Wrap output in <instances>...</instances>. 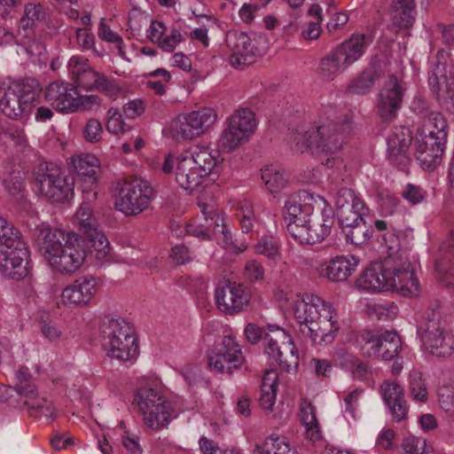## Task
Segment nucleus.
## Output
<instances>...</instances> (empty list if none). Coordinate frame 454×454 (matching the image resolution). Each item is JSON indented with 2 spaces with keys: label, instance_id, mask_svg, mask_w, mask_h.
Here are the masks:
<instances>
[{
  "label": "nucleus",
  "instance_id": "obj_1",
  "mask_svg": "<svg viewBox=\"0 0 454 454\" xmlns=\"http://www.w3.org/2000/svg\"><path fill=\"white\" fill-rule=\"evenodd\" d=\"M33 236L38 252L54 271L72 274L83 263L86 252L74 234L43 223L36 226Z\"/></svg>",
  "mask_w": 454,
  "mask_h": 454
},
{
  "label": "nucleus",
  "instance_id": "obj_2",
  "mask_svg": "<svg viewBox=\"0 0 454 454\" xmlns=\"http://www.w3.org/2000/svg\"><path fill=\"white\" fill-rule=\"evenodd\" d=\"M358 286L369 292L392 290L403 297H416L420 292L411 262L388 258L372 263L357 280Z\"/></svg>",
  "mask_w": 454,
  "mask_h": 454
},
{
  "label": "nucleus",
  "instance_id": "obj_3",
  "mask_svg": "<svg viewBox=\"0 0 454 454\" xmlns=\"http://www.w3.org/2000/svg\"><path fill=\"white\" fill-rule=\"evenodd\" d=\"M300 332L315 345L333 341L340 330L337 313L332 304L314 294H306L294 307Z\"/></svg>",
  "mask_w": 454,
  "mask_h": 454
},
{
  "label": "nucleus",
  "instance_id": "obj_4",
  "mask_svg": "<svg viewBox=\"0 0 454 454\" xmlns=\"http://www.w3.org/2000/svg\"><path fill=\"white\" fill-rule=\"evenodd\" d=\"M352 129L348 116L340 123L327 121L318 127L297 130L291 137V148L296 153L332 154L341 149L343 139Z\"/></svg>",
  "mask_w": 454,
  "mask_h": 454
},
{
  "label": "nucleus",
  "instance_id": "obj_5",
  "mask_svg": "<svg viewBox=\"0 0 454 454\" xmlns=\"http://www.w3.org/2000/svg\"><path fill=\"white\" fill-rule=\"evenodd\" d=\"M30 252L20 230L0 216V274L21 280L29 274Z\"/></svg>",
  "mask_w": 454,
  "mask_h": 454
},
{
  "label": "nucleus",
  "instance_id": "obj_6",
  "mask_svg": "<svg viewBox=\"0 0 454 454\" xmlns=\"http://www.w3.org/2000/svg\"><path fill=\"white\" fill-rule=\"evenodd\" d=\"M34 184L37 192L51 202H65L74 195V183L58 166L52 163L41 164L33 173Z\"/></svg>",
  "mask_w": 454,
  "mask_h": 454
},
{
  "label": "nucleus",
  "instance_id": "obj_7",
  "mask_svg": "<svg viewBox=\"0 0 454 454\" xmlns=\"http://www.w3.org/2000/svg\"><path fill=\"white\" fill-rule=\"evenodd\" d=\"M16 394L20 400L16 403L12 400L11 405L20 410H27L28 414L32 417L52 418L55 411L53 404L43 397H38L37 387L32 381V375L28 368L20 367L16 372Z\"/></svg>",
  "mask_w": 454,
  "mask_h": 454
},
{
  "label": "nucleus",
  "instance_id": "obj_8",
  "mask_svg": "<svg viewBox=\"0 0 454 454\" xmlns=\"http://www.w3.org/2000/svg\"><path fill=\"white\" fill-rule=\"evenodd\" d=\"M68 70L78 88L102 92L108 97H115L121 92L114 81L94 70L88 59L73 56L68 61Z\"/></svg>",
  "mask_w": 454,
  "mask_h": 454
},
{
  "label": "nucleus",
  "instance_id": "obj_9",
  "mask_svg": "<svg viewBox=\"0 0 454 454\" xmlns=\"http://www.w3.org/2000/svg\"><path fill=\"white\" fill-rule=\"evenodd\" d=\"M75 216L80 230L83 232V242L88 250L86 256L95 257L98 261L106 258L110 252V243L104 232L98 229V223L92 215L90 204L82 202Z\"/></svg>",
  "mask_w": 454,
  "mask_h": 454
},
{
  "label": "nucleus",
  "instance_id": "obj_10",
  "mask_svg": "<svg viewBox=\"0 0 454 454\" xmlns=\"http://www.w3.org/2000/svg\"><path fill=\"white\" fill-rule=\"evenodd\" d=\"M136 400L139 411L145 416V424L153 430L166 427L174 412L170 403L163 395L152 387L137 390Z\"/></svg>",
  "mask_w": 454,
  "mask_h": 454
},
{
  "label": "nucleus",
  "instance_id": "obj_11",
  "mask_svg": "<svg viewBox=\"0 0 454 454\" xmlns=\"http://www.w3.org/2000/svg\"><path fill=\"white\" fill-rule=\"evenodd\" d=\"M421 340L426 348L437 356H450L454 350V338L446 333L441 324V312L428 309L425 322L419 328Z\"/></svg>",
  "mask_w": 454,
  "mask_h": 454
},
{
  "label": "nucleus",
  "instance_id": "obj_12",
  "mask_svg": "<svg viewBox=\"0 0 454 454\" xmlns=\"http://www.w3.org/2000/svg\"><path fill=\"white\" fill-rule=\"evenodd\" d=\"M317 199L325 205L319 215H313L305 227L292 225L290 235L300 244L313 245L323 241L332 231L335 222L333 209L327 206L326 200L320 196Z\"/></svg>",
  "mask_w": 454,
  "mask_h": 454
},
{
  "label": "nucleus",
  "instance_id": "obj_13",
  "mask_svg": "<svg viewBox=\"0 0 454 454\" xmlns=\"http://www.w3.org/2000/svg\"><path fill=\"white\" fill-rule=\"evenodd\" d=\"M207 364L212 372L231 374L245 363L241 347L231 336H223L207 352Z\"/></svg>",
  "mask_w": 454,
  "mask_h": 454
},
{
  "label": "nucleus",
  "instance_id": "obj_14",
  "mask_svg": "<svg viewBox=\"0 0 454 454\" xmlns=\"http://www.w3.org/2000/svg\"><path fill=\"white\" fill-rule=\"evenodd\" d=\"M273 335L268 334L269 342L266 343L265 352L274 359L282 372H290L297 371L299 356L297 349L286 332L279 326H270Z\"/></svg>",
  "mask_w": 454,
  "mask_h": 454
},
{
  "label": "nucleus",
  "instance_id": "obj_15",
  "mask_svg": "<svg viewBox=\"0 0 454 454\" xmlns=\"http://www.w3.org/2000/svg\"><path fill=\"white\" fill-rule=\"evenodd\" d=\"M153 189L145 181H124L119 189L115 207L126 215H137L149 205Z\"/></svg>",
  "mask_w": 454,
  "mask_h": 454
},
{
  "label": "nucleus",
  "instance_id": "obj_16",
  "mask_svg": "<svg viewBox=\"0 0 454 454\" xmlns=\"http://www.w3.org/2000/svg\"><path fill=\"white\" fill-rule=\"evenodd\" d=\"M255 127L254 114L251 110H238L230 117L228 127L223 131L218 146L227 152L232 151L254 131Z\"/></svg>",
  "mask_w": 454,
  "mask_h": 454
},
{
  "label": "nucleus",
  "instance_id": "obj_17",
  "mask_svg": "<svg viewBox=\"0 0 454 454\" xmlns=\"http://www.w3.org/2000/svg\"><path fill=\"white\" fill-rule=\"evenodd\" d=\"M215 120L216 114L214 110L204 108L178 115L173 121L171 129L176 139L191 140L202 134Z\"/></svg>",
  "mask_w": 454,
  "mask_h": 454
},
{
  "label": "nucleus",
  "instance_id": "obj_18",
  "mask_svg": "<svg viewBox=\"0 0 454 454\" xmlns=\"http://www.w3.org/2000/svg\"><path fill=\"white\" fill-rule=\"evenodd\" d=\"M405 88L395 75H390L378 95L377 114L384 123H390L401 109Z\"/></svg>",
  "mask_w": 454,
  "mask_h": 454
},
{
  "label": "nucleus",
  "instance_id": "obj_19",
  "mask_svg": "<svg viewBox=\"0 0 454 454\" xmlns=\"http://www.w3.org/2000/svg\"><path fill=\"white\" fill-rule=\"evenodd\" d=\"M215 300L222 312L226 315H235L245 310L250 295L244 285L227 280L215 287Z\"/></svg>",
  "mask_w": 454,
  "mask_h": 454
},
{
  "label": "nucleus",
  "instance_id": "obj_20",
  "mask_svg": "<svg viewBox=\"0 0 454 454\" xmlns=\"http://www.w3.org/2000/svg\"><path fill=\"white\" fill-rule=\"evenodd\" d=\"M316 198L308 191H299L291 195L283 207V215L286 223V229L290 234L292 225L305 227L313 216Z\"/></svg>",
  "mask_w": 454,
  "mask_h": 454
},
{
  "label": "nucleus",
  "instance_id": "obj_21",
  "mask_svg": "<svg viewBox=\"0 0 454 454\" xmlns=\"http://www.w3.org/2000/svg\"><path fill=\"white\" fill-rule=\"evenodd\" d=\"M434 130H422L416 142L415 155L424 168L430 169L439 164L446 142L434 136Z\"/></svg>",
  "mask_w": 454,
  "mask_h": 454
},
{
  "label": "nucleus",
  "instance_id": "obj_22",
  "mask_svg": "<svg viewBox=\"0 0 454 454\" xmlns=\"http://www.w3.org/2000/svg\"><path fill=\"white\" fill-rule=\"evenodd\" d=\"M226 43L231 51L230 64L232 67L239 68L254 62L257 49L247 34L236 30L229 31L226 34Z\"/></svg>",
  "mask_w": 454,
  "mask_h": 454
},
{
  "label": "nucleus",
  "instance_id": "obj_23",
  "mask_svg": "<svg viewBox=\"0 0 454 454\" xmlns=\"http://www.w3.org/2000/svg\"><path fill=\"white\" fill-rule=\"evenodd\" d=\"M45 98L53 107L62 113H74L78 110V91L68 82H53L45 90Z\"/></svg>",
  "mask_w": 454,
  "mask_h": 454
},
{
  "label": "nucleus",
  "instance_id": "obj_24",
  "mask_svg": "<svg viewBox=\"0 0 454 454\" xmlns=\"http://www.w3.org/2000/svg\"><path fill=\"white\" fill-rule=\"evenodd\" d=\"M385 63L375 57L371 59L368 66L355 78H353L347 87L349 94L364 96L372 91L377 80L384 76Z\"/></svg>",
  "mask_w": 454,
  "mask_h": 454
},
{
  "label": "nucleus",
  "instance_id": "obj_25",
  "mask_svg": "<svg viewBox=\"0 0 454 454\" xmlns=\"http://www.w3.org/2000/svg\"><path fill=\"white\" fill-rule=\"evenodd\" d=\"M411 144V132L406 127H395L387 138L389 160L401 169H404L410 162L407 152Z\"/></svg>",
  "mask_w": 454,
  "mask_h": 454
},
{
  "label": "nucleus",
  "instance_id": "obj_26",
  "mask_svg": "<svg viewBox=\"0 0 454 454\" xmlns=\"http://www.w3.org/2000/svg\"><path fill=\"white\" fill-rule=\"evenodd\" d=\"M434 270L442 283L454 285V236L450 234L439 247L435 255Z\"/></svg>",
  "mask_w": 454,
  "mask_h": 454
},
{
  "label": "nucleus",
  "instance_id": "obj_27",
  "mask_svg": "<svg viewBox=\"0 0 454 454\" xmlns=\"http://www.w3.org/2000/svg\"><path fill=\"white\" fill-rule=\"evenodd\" d=\"M380 394L395 421L407 419L409 407L404 399L403 388L398 383L384 382L380 387Z\"/></svg>",
  "mask_w": 454,
  "mask_h": 454
},
{
  "label": "nucleus",
  "instance_id": "obj_28",
  "mask_svg": "<svg viewBox=\"0 0 454 454\" xmlns=\"http://www.w3.org/2000/svg\"><path fill=\"white\" fill-rule=\"evenodd\" d=\"M97 279L92 276H86L76 279L71 286L62 292V300L69 306L88 303L97 291Z\"/></svg>",
  "mask_w": 454,
  "mask_h": 454
},
{
  "label": "nucleus",
  "instance_id": "obj_29",
  "mask_svg": "<svg viewBox=\"0 0 454 454\" xmlns=\"http://www.w3.org/2000/svg\"><path fill=\"white\" fill-rule=\"evenodd\" d=\"M199 173L207 180L215 181L222 169L221 161L212 154L207 147H195L191 152L185 153Z\"/></svg>",
  "mask_w": 454,
  "mask_h": 454
},
{
  "label": "nucleus",
  "instance_id": "obj_30",
  "mask_svg": "<svg viewBox=\"0 0 454 454\" xmlns=\"http://www.w3.org/2000/svg\"><path fill=\"white\" fill-rule=\"evenodd\" d=\"M72 168L76 173L77 177L83 183L82 192L88 189V192L92 191L91 187L96 184L97 170L99 168L98 160L90 153L80 154L70 158Z\"/></svg>",
  "mask_w": 454,
  "mask_h": 454
},
{
  "label": "nucleus",
  "instance_id": "obj_31",
  "mask_svg": "<svg viewBox=\"0 0 454 454\" xmlns=\"http://www.w3.org/2000/svg\"><path fill=\"white\" fill-rule=\"evenodd\" d=\"M175 175L176 183L186 191L192 192L206 181L185 153L177 157Z\"/></svg>",
  "mask_w": 454,
  "mask_h": 454
},
{
  "label": "nucleus",
  "instance_id": "obj_32",
  "mask_svg": "<svg viewBox=\"0 0 454 454\" xmlns=\"http://www.w3.org/2000/svg\"><path fill=\"white\" fill-rule=\"evenodd\" d=\"M0 111L12 120H20L32 113L11 86H0Z\"/></svg>",
  "mask_w": 454,
  "mask_h": 454
},
{
  "label": "nucleus",
  "instance_id": "obj_33",
  "mask_svg": "<svg viewBox=\"0 0 454 454\" xmlns=\"http://www.w3.org/2000/svg\"><path fill=\"white\" fill-rule=\"evenodd\" d=\"M358 262L354 255L336 256L325 264L322 274L333 282L345 281L356 270Z\"/></svg>",
  "mask_w": 454,
  "mask_h": 454
},
{
  "label": "nucleus",
  "instance_id": "obj_34",
  "mask_svg": "<svg viewBox=\"0 0 454 454\" xmlns=\"http://www.w3.org/2000/svg\"><path fill=\"white\" fill-rule=\"evenodd\" d=\"M102 345H112L114 340H119L133 333L129 322L122 317H105L99 325Z\"/></svg>",
  "mask_w": 454,
  "mask_h": 454
},
{
  "label": "nucleus",
  "instance_id": "obj_35",
  "mask_svg": "<svg viewBox=\"0 0 454 454\" xmlns=\"http://www.w3.org/2000/svg\"><path fill=\"white\" fill-rule=\"evenodd\" d=\"M371 43L372 40L368 35L364 34H353L348 39L336 46V48L350 67L365 53Z\"/></svg>",
  "mask_w": 454,
  "mask_h": 454
},
{
  "label": "nucleus",
  "instance_id": "obj_36",
  "mask_svg": "<svg viewBox=\"0 0 454 454\" xmlns=\"http://www.w3.org/2000/svg\"><path fill=\"white\" fill-rule=\"evenodd\" d=\"M348 67L335 47L320 59L318 74L325 81H333L337 75L345 72Z\"/></svg>",
  "mask_w": 454,
  "mask_h": 454
},
{
  "label": "nucleus",
  "instance_id": "obj_37",
  "mask_svg": "<svg viewBox=\"0 0 454 454\" xmlns=\"http://www.w3.org/2000/svg\"><path fill=\"white\" fill-rule=\"evenodd\" d=\"M416 4L414 0H394L391 20L395 27L410 28L415 22Z\"/></svg>",
  "mask_w": 454,
  "mask_h": 454
},
{
  "label": "nucleus",
  "instance_id": "obj_38",
  "mask_svg": "<svg viewBox=\"0 0 454 454\" xmlns=\"http://www.w3.org/2000/svg\"><path fill=\"white\" fill-rule=\"evenodd\" d=\"M107 356L119 361H128L137 355V346L133 333L119 340H114L112 345H102Z\"/></svg>",
  "mask_w": 454,
  "mask_h": 454
},
{
  "label": "nucleus",
  "instance_id": "obj_39",
  "mask_svg": "<svg viewBox=\"0 0 454 454\" xmlns=\"http://www.w3.org/2000/svg\"><path fill=\"white\" fill-rule=\"evenodd\" d=\"M402 349V340L395 331L380 333L376 356L373 358L389 361L397 357Z\"/></svg>",
  "mask_w": 454,
  "mask_h": 454
},
{
  "label": "nucleus",
  "instance_id": "obj_40",
  "mask_svg": "<svg viewBox=\"0 0 454 454\" xmlns=\"http://www.w3.org/2000/svg\"><path fill=\"white\" fill-rule=\"evenodd\" d=\"M368 220H370V218L364 217L363 219H358V222L356 223L342 229V231L346 236L347 242L356 246H360L371 239L374 230L372 227L371 221L368 222Z\"/></svg>",
  "mask_w": 454,
  "mask_h": 454
},
{
  "label": "nucleus",
  "instance_id": "obj_41",
  "mask_svg": "<svg viewBox=\"0 0 454 454\" xmlns=\"http://www.w3.org/2000/svg\"><path fill=\"white\" fill-rule=\"evenodd\" d=\"M23 99L25 106L32 111L38 101L41 89L38 82L33 78H25L10 85Z\"/></svg>",
  "mask_w": 454,
  "mask_h": 454
},
{
  "label": "nucleus",
  "instance_id": "obj_42",
  "mask_svg": "<svg viewBox=\"0 0 454 454\" xmlns=\"http://www.w3.org/2000/svg\"><path fill=\"white\" fill-rule=\"evenodd\" d=\"M380 333L374 330H361L356 333L354 341L363 356L371 358L376 356Z\"/></svg>",
  "mask_w": 454,
  "mask_h": 454
},
{
  "label": "nucleus",
  "instance_id": "obj_43",
  "mask_svg": "<svg viewBox=\"0 0 454 454\" xmlns=\"http://www.w3.org/2000/svg\"><path fill=\"white\" fill-rule=\"evenodd\" d=\"M277 379L278 376L273 371L267 372L262 378L259 403L264 410L270 411L275 404L278 390Z\"/></svg>",
  "mask_w": 454,
  "mask_h": 454
},
{
  "label": "nucleus",
  "instance_id": "obj_44",
  "mask_svg": "<svg viewBox=\"0 0 454 454\" xmlns=\"http://www.w3.org/2000/svg\"><path fill=\"white\" fill-rule=\"evenodd\" d=\"M199 207H200V211L204 215L205 223H202L204 229H207V232L210 234L222 233L225 238L228 237L230 231L226 229L223 224V217L220 215L213 207V206H209L205 203H200Z\"/></svg>",
  "mask_w": 454,
  "mask_h": 454
},
{
  "label": "nucleus",
  "instance_id": "obj_45",
  "mask_svg": "<svg viewBox=\"0 0 454 454\" xmlns=\"http://www.w3.org/2000/svg\"><path fill=\"white\" fill-rule=\"evenodd\" d=\"M301 421L306 429V435L311 441L322 438L319 423L316 416V408L310 403L304 402L301 404Z\"/></svg>",
  "mask_w": 454,
  "mask_h": 454
},
{
  "label": "nucleus",
  "instance_id": "obj_46",
  "mask_svg": "<svg viewBox=\"0 0 454 454\" xmlns=\"http://www.w3.org/2000/svg\"><path fill=\"white\" fill-rule=\"evenodd\" d=\"M295 450H291L288 442L284 438L270 435L262 444H256L254 454H296Z\"/></svg>",
  "mask_w": 454,
  "mask_h": 454
},
{
  "label": "nucleus",
  "instance_id": "obj_47",
  "mask_svg": "<svg viewBox=\"0 0 454 454\" xmlns=\"http://www.w3.org/2000/svg\"><path fill=\"white\" fill-rule=\"evenodd\" d=\"M261 171V177L270 192H278L286 186L287 179L283 171L273 166L266 167Z\"/></svg>",
  "mask_w": 454,
  "mask_h": 454
},
{
  "label": "nucleus",
  "instance_id": "obj_48",
  "mask_svg": "<svg viewBox=\"0 0 454 454\" xmlns=\"http://www.w3.org/2000/svg\"><path fill=\"white\" fill-rule=\"evenodd\" d=\"M409 391L414 400L423 403L427 402V384L420 372L413 370L410 372Z\"/></svg>",
  "mask_w": 454,
  "mask_h": 454
},
{
  "label": "nucleus",
  "instance_id": "obj_49",
  "mask_svg": "<svg viewBox=\"0 0 454 454\" xmlns=\"http://www.w3.org/2000/svg\"><path fill=\"white\" fill-rule=\"evenodd\" d=\"M447 75L445 74V67L440 66L437 62L435 67L428 73V85L431 91L435 95L436 98L440 100L443 87H447Z\"/></svg>",
  "mask_w": 454,
  "mask_h": 454
},
{
  "label": "nucleus",
  "instance_id": "obj_50",
  "mask_svg": "<svg viewBox=\"0 0 454 454\" xmlns=\"http://www.w3.org/2000/svg\"><path fill=\"white\" fill-rule=\"evenodd\" d=\"M335 206L337 212L348 206L353 208H364V201L358 198L355 192L349 188H340L335 196Z\"/></svg>",
  "mask_w": 454,
  "mask_h": 454
},
{
  "label": "nucleus",
  "instance_id": "obj_51",
  "mask_svg": "<svg viewBox=\"0 0 454 454\" xmlns=\"http://www.w3.org/2000/svg\"><path fill=\"white\" fill-rule=\"evenodd\" d=\"M0 134L4 135L5 138L12 140L14 146L19 150H24L28 145L24 129L17 125L8 124L2 126L0 128Z\"/></svg>",
  "mask_w": 454,
  "mask_h": 454
},
{
  "label": "nucleus",
  "instance_id": "obj_52",
  "mask_svg": "<svg viewBox=\"0 0 454 454\" xmlns=\"http://www.w3.org/2000/svg\"><path fill=\"white\" fill-rule=\"evenodd\" d=\"M36 25L31 22L29 20L21 17L20 20L18 34H17V44L21 46L31 47L35 43L34 37L35 35Z\"/></svg>",
  "mask_w": 454,
  "mask_h": 454
},
{
  "label": "nucleus",
  "instance_id": "obj_53",
  "mask_svg": "<svg viewBox=\"0 0 454 454\" xmlns=\"http://www.w3.org/2000/svg\"><path fill=\"white\" fill-rule=\"evenodd\" d=\"M368 208L364 204V208H353L351 206L337 212L338 220L341 229L358 222V219L369 218L366 215Z\"/></svg>",
  "mask_w": 454,
  "mask_h": 454
},
{
  "label": "nucleus",
  "instance_id": "obj_54",
  "mask_svg": "<svg viewBox=\"0 0 454 454\" xmlns=\"http://www.w3.org/2000/svg\"><path fill=\"white\" fill-rule=\"evenodd\" d=\"M5 191L17 201L23 202L25 196V184L20 176H13L3 180Z\"/></svg>",
  "mask_w": 454,
  "mask_h": 454
},
{
  "label": "nucleus",
  "instance_id": "obj_55",
  "mask_svg": "<svg viewBox=\"0 0 454 454\" xmlns=\"http://www.w3.org/2000/svg\"><path fill=\"white\" fill-rule=\"evenodd\" d=\"M402 447L404 454H431V450L427 445L426 440L413 435L405 437Z\"/></svg>",
  "mask_w": 454,
  "mask_h": 454
},
{
  "label": "nucleus",
  "instance_id": "obj_56",
  "mask_svg": "<svg viewBox=\"0 0 454 454\" xmlns=\"http://www.w3.org/2000/svg\"><path fill=\"white\" fill-rule=\"evenodd\" d=\"M427 121V131L429 132V129L434 130V136H437V137H442V140L446 142L448 124L445 117L441 113L431 112L428 114Z\"/></svg>",
  "mask_w": 454,
  "mask_h": 454
},
{
  "label": "nucleus",
  "instance_id": "obj_57",
  "mask_svg": "<svg viewBox=\"0 0 454 454\" xmlns=\"http://www.w3.org/2000/svg\"><path fill=\"white\" fill-rule=\"evenodd\" d=\"M256 252L270 259H276L279 255V247L273 237H262L255 247Z\"/></svg>",
  "mask_w": 454,
  "mask_h": 454
},
{
  "label": "nucleus",
  "instance_id": "obj_58",
  "mask_svg": "<svg viewBox=\"0 0 454 454\" xmlns=\"http://www.w3.org/2000/svg\"><path fill=\"white\" fill-rule=\"evenodd\" d=\"M270 326H273V325H269L265 328V327H260L254 324H248L245 328V334H246L247 340L252 344H255L259 340H264L268 343L269 338H266V335H268V334L273 335L272 332H270L269 329Z\"/></svg>",
  "mask_w": 454,
  "mask_h": 454
},
{
  "label": "nucleus",
  "instance_id": "obj_59",
  "mask_svg": "<svg viewBox=\"0 0 454 454\" xmlns=\"http://www.w3.org/2000/svg\"><path fill=\"white\" fill-rule=\"evenodd\" d=\"M102 133V124L98 120L95 118L88 120L83 129V137L87 142L97 143L100 141Z\"/></svg>",
  "mask_w": 454,
  "mask_h": 454
},
{
  "label": "nucleus",
  "instance_id": "obj_60",
  "mask_svg": "<svg viewBox=\"0 0 454 454\" xmlns=\"http://www.w3.org/2000/svg\"><path fill=\"white\" fill-rule=\"evenodd\" d=\"M243 232L248 233L254 226V214L249 206L241 207L237 213Z\"/></svg>",
  "mask_w": 454,
  "mask_h": 454
},
{
  "label": "nucleus",
  "instance_id": "obj_61",
  "mask_svg": "<svg viewBox=\"0 0 454 454\" xmlns=\"http://www.w3.org/2000/svg\"><path fill=\"white\" fill-rule=\"evenodd\" d=\"M403 197L413 205L422 202L426 198V192L419 186L408 184L402 192Z\"/></svg>",
  "mask_w": 454,
  "mask_h": 454
},
{
  "label": "nucleus",
  "instance_id": "obj_62",
  "mask_svg": "<svg viewBox=\"0 0 454 454\" xmlns=\"http://www.w3.org/2000/svg\"><path fill=\"white\" fill-rule=\"evenodd\" d=\"M334 357L340 367L349 372L354 368V364L356 363L357 358V356L343 348L338 349L334 354Z\"/></svg>",
  "mask_w": 454,
  "mask_h": 454
},
{
  "label": "nucleus",
  "instance_id": "obj_63",
  "mask_svg": "<svg viewBox=\"0 0 454 454\" xmlns=\"http://www.w3.org/2000/svg\"><path fill=\"white\" fill-rule=\"evenodd\" d=\"M98 35L101 40L108 43H121V36L117 33L114 32L109 26L105 23V20L102 18L98 25Z\"/></svg>",
  "mask_w": 454,
  "mask_h": 454
},
{
  "label": "nucleus",
  "instance_id": "obj_64",
  "mask_svg": "<svg viewBox=\"0 0 454 454\" xmlns=\"http://www.w3.org/2000/svg\"><path fill=\"white\" fill-rule=\"evenodd\" d=\"M245 274L250 281H257L263 278L264 270L257 261H249L246 264Z\"/></svg>",
  "mask_w": 454,
  "mask_h": 454
}]
</instances>
